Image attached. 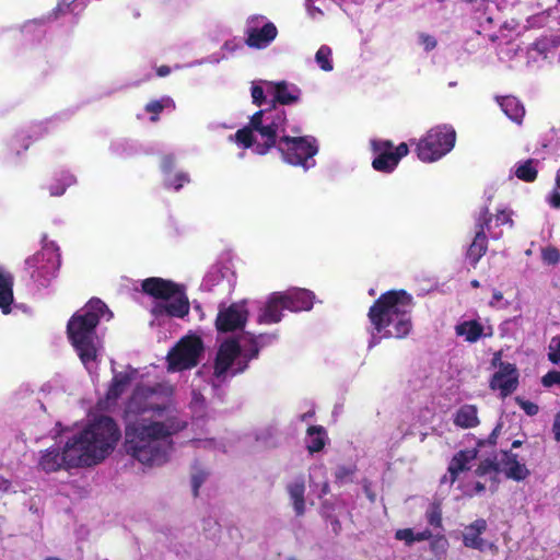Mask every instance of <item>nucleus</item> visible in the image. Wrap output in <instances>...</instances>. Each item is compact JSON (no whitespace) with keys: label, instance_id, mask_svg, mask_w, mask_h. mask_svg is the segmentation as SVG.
Returning <instances> with one entry per match:
<instances>
[{"label":"nucleus","instance_id":"obj_1","mask_svg":"<svg viewBox=\"0 0 560 560\" xmlns=\"http://www.w3.org/2000/svg\"><path fill=\"white\" fill-rule=\"evenodd\" d=\"M187 427L175 416L165 420L135 419L125 422L122 451L147 467L166 464L174 451L173 436Z\"/></svg>","mask_w":560,"mask_h":560},{"label":"nucleus","instance_id":"obj_2","mask_svg":"<svg viewBox=\"0 0 560 560\" xmlns=\"http://www.w3.org/2000/svg\"><path fill=\"white\" fill-rule=\"evenodd\" d=\"M413 298L406 290L382 293L370 306L368 318L381 338L404 339L412 330Z\"/></svg>","mask_w":560,"mask_h":560},{"label":"nucleus","instance_id":"obj_3","mask_svg":"<svg viewBox=\"0 0 560 560\" xmlns=\"http://www.w3.org/2000/svg\"><path fill=\"white\" fill-rule=\"evenodd\" d=\"M106 315L107 319L113 317L107 305L101 299L92 298L67 323V337L86 369L97 361L100 340L96 328Z\"/></svg>","mask_w":560,"mask_h":560},{"label":"nucleus","instance_id":"obj_4","mask_svg":"<svg viewBox=\"0 0 560 560\" xmlns=\"http://www.w3.org/2000/svg\"><path fill=\"white\" fill-rule=\"evenodd\" d=\"M121 438L117 422L109 416H100L85 429L72 436L86 467L104 460Z\"/></svg>","mask_w":560,"mask_h":560},{"label":"nucleus","instance_id":"obj_5","mask_svg":"<svg viewBox=\"0 0 560 560\" xmlns=\"http://www.w3.org/2000/svg\"><path fill=\"white\" fill-rule=\"evenodd\" d=\"M141 290L154 299L165 301L153 305L151 313L155 318L164 316L184 318L189 314L190 303L184 284L159 277H150L142 281Z\"/></svg>","mask_w":560,"mask_h":560},{"label":"nucleus","instance_id":"obj_6","mask_svg":"<svg viewBox=\"0 0 560 560\" xmlns=\"http://www.w3.org/2000/svg\"><path fill=\"white\" fill-rule=\"evenodd\" d=\"M44 241H46V237ZM60 265L59 247L54 242H45L42 250L25 260L26 271L42 287H47L57 276Z\"/></svg>","mask_w":560,"mask_h":560},{"label":"nucleus","instance_id":"obj_7","mask_svg":"<svg viewBox=\"0 0 560 560\" xmlns=\"http://www.w3.org/2000/svg\"><path fill=\"white\" fill-rule=\"evenodd\" d=\"M456 131L452 126L442 125L431 128L417 143V156L422 162H434L454 148Z\"/></svg>","mask_w":560,"mask_h":560},{"label":"nucleus","instance_id":"obj_8","mask_svg":"<svg viewBox=\"0 0 560 560\" xmlns=\"http://www.w3.org/2000/svg\"><path fill=\"white\" fill-rule=\"evenodd\" d=\"M278 150L287 163L308 170L315 164L314 161L310 163V160L317 154L318 145L316 139L311 136H282L278 141Z\"/></svg>","mask_w":560,"mask_h":560},{"label":"nucleus","instance_id":"obj_9","mask_svg":"<svg viewBox=\"0 0 560 560\" xmlns=\"http://www.w3.org/2000/svg\"><path fill=\"white\" fill-rule=\"evenodd\" d=\"M159 400L160 397L154 388L137 386L125 405V422L148 413L161 416L167 409V406Z\"/></svg>","mask_w":560,"mask_h":560},{"label":"nucleus","instance_id":"obj_10","mask_svg":"<svg viewBox=\"0 0 560 560\" xmlns=\"http://www.w3.org/2000/svg\"><path fill=\"white\" fill-rule=\"evenodd\" d=\"M203 350V342L199 336L189 335L180 338L167 354L168 370L184 371L197 366Z\"/></svg>","mask_w":560,"mask_h":560},{"label":"nucleus","instance_id":"obj_11","mask_svg":"<svg viewBox=\"0 0 560 560\" xmlns=\"http://www.w3.org/2000/svg\"><path fill=\"white\" fill-rule=\"evenodd\" d=\"M38 466L45 472H55L73 467H86L72 438L67 441L62 451L57 446L45 450L42 453Z\"/></svg>","mask_w":560,"mask_h":560},{"label":"nucleus","instance_id":"obj_12","mask_svg":"<svg viewBox=\"0 0 560 560\" xmlns=\"http://www.w3.org/2000/svg\"><path fill=\"white\" fill-rule=\"evenodd\" d=\"M373 151L377 154L372 166L377 172L390 173L398 165L399 161L409 152L407 143L401 142L394 147L389 140L372 141Z\"/></svg>","mask_w":560,"mask_h":560},{"label":"nucleus","instance_id":"obj_13","mask_svg":"<svg viewBox=\"0 0 560 560\" xmlns=\"http://www.w3.org/2000/svg\"><path fill=\"white\" fill-rule=\"evenodd\" d=\"M491 221L492 214L490 213L489 207L486 206L481 208L475 223V237L466 253V257L472 267H476L481 257L487 253L488 238L486 230H490Z\"/></svg>","mask_w":560,"mask_h":560},{"label":"nucleus","instance_id":"obj_14","mask_svg":"<svg viewBox=\"0 0 560 560\" xmlns=\"http://www.w3.org/2000/svg\"><path fill=\"white\" fill-rule=\"evenodd\" d=\"M518 371L514 363L500 362L499 370L491 376L489 386L500 390L502 398L510 396L518 386Z\"/></svg>","mask_w":560,"mask_h":560},{"label":"nucleus","instance_id":"obj_15","mask_svg":"<svg viewBox=\"0 0 560 560\" xmlns=\"http://www.w3.org/2000/svg\"><path fill=\"white\" fill-rule=\"evenodd\" d=\"M248 317L247 310L238 304H231L225 308H220L215 318V328L220 332H231L243 329Z\"/></svg>","mask_w":560,"mask_h":560},{"label":"nucleus","instance_id":"obj_16","mask_svg":"<svg viewBox=\"0 0 560 560\" xmlns=\"http://www.w3.org/2000/svg\"><path fill=\"white\" fill-rule=\"evenodd\" d=\"M241 353L242 348L236 339H228L222 342L215 355L213 375L223 380Z\"/></svg>","mask_w":560,"mask_h":560},{"label":"nucleus","instance_id":"obj_17","mask_svg":"<svg viewBox=\"0 0 560 560\" xmlns=\"http://www.w3.org/2000/svg\"><path fill=\"white\" fill-rule=\"evenodd\" d=\"M245 35L249 48L264 49L276 39L278 28L272 22H266L261 27L248 25Z\"/></svg>","mask_w":560,"mask_h":560},{"label":"nucleus","instance_id":"obj_18","mask_svg":"<svg viewBox=\"0 0 560 560\" xmlns=\"http://www.w3.org/2000/svg\"><path fill=\"white\" fill-rule=\"evenodd\" d=\"M279 293L284 308L290 312L310 311L314 305L315 294L307 289L292 288Z\"/></svg>","mask_w":560,"mask_h":560},{"label":"nucleus","instance_id":"obj_19","mask_svg":"<svg viewBox=\"0 0 560 560\" xmlns=\"http://www.w3.org/2000/svg\"><path fill=\"white\" fill-rule=\"evenodd\" d=\"M488 528L487 521L485 518H477L465 527L463 533V544L467 548L483 551L486 547V540L481 537Z\"/></svg>","mask_w":560,"mask_h":560},{"label":"nucleus","instance_id":"obj_20","mask_svg":"<svg viewBox=\"0 0 560 560\" xmlns=\"http://www.w3.org/2000/svg\"><path fill=\"white\" fill-rule=\"evenodd\" d=\"M273 98L270 105H292L300 101L301 90L294 84H289L287 81L272 82Z\"/></svg>","mask_w":560,"mask_h":560},{"label":"nucleus","instance_id":"obj_21","mask_svg":"<svg viewBox=\"0 0 560 560\" xmlns=\"http://www.w3.org/2000/svg\"><path fill=\"white\" fill-rule=\"evenodd\" d=\"M284 303L281 300L279 292H273L268 298L265 307L258 316V322L261 324H276L282 319V311Z\"/></svg>","mask_w":560,"mask_h":560},{"label":"nucleus","instance_id":"obj_22","mask_svg":"<svg viewBox=\"0 0 560 560\" xmlns=\"http://www.w3.org/2000/svg\"><path fill=\"white\" fill-rule=\"evenodd\" d=\"M14 276L0 267V310L3 314H10L14 302Z\"/></svg>","mask_w":560,"mask_h":560},{"label":"nucleus","instance_id":"obj_23","mask_svg":"<svg viewBox=\"0 0 560 560\" xmlns=\"http://www.w3.org/2000/svg\"><path fill=\"white\" fill-rule=\"evenodd\" d=\"M477 454L476 448H470L462 450L453 456L447 468L452 483L457 480L460 472L469 469L468 464L477 457Z\"/></svg>","mask_w":560,"mask_h":560},{"label":"nucleus","instance_id":"obj_24","mask_svg":"<svg viewBox=\"0 0 560 560\" xmlns=\"http://www.w3.org/2000/svg\"><path fill=\"white\" fill-rule=\"evenodd\" d=\"M503 455H504V458L502 462L504 465V472H505L506 478L515 480V481H522L529 476L530 472L526 468V466L518 462L517 454H514L509 451H504Z\"/></svg>","mask_w":560,"mask_h":560},{"label":"nucleus","instance_id":"obj_25","mask_svg":"<svg viewBox=\"0 0 560 560\" xmlns=\"http://www.w3.org/2000/svg\"><path fill=\"white\" fill-rule=\"evenodd\" d=\"M455 332L458 337H464L469 343L477 342L480 338L491 336L485 334L483 325L477 319L464 320L455 326Z\"/></svg>","mask_w":560,"mask_h":560},{"label":"nucleus","instance_id":"obj_26","mask_svg":"<svg viewBox=\"0 0 560 560\" xmlns=\"http://www.w3.org/2000/svg\"><path fill=\"white\" fill-rule=\"evenodd\" d=\"M305 480L303 477L296 478L294 481L287 486L290 500L296 516H302L305 513Z\"/></svg>","mask_w":560,"mask_h":560},{"label":"nucleus","instance_id":"obj_27","mask_svg":"<svg viewBox=\"0 0 560 560\" xmlns=\"http://www.w3.org/2000/svg\"><path fill=\"white\" fill-rule=\"evenodd\" d=\"M453 422L462 429H471L479 424L478 409L475 405H463L454 415Z\"/></svg>","mask_w":560,"mask_h":560},{"label":"nucleus","instance_id":"obj_28","mask_svg":"<svg viewBox=\"0 0 560 560\" xmlns=\"http://www.w3.org/2000/svg\"><path fill=\"white\" fill-rule=\"evenodd\" d=\"M264 139L262 143H257L255 152L259 155L267 154L272 148L278 149V133L267 122L254 129Z\"/></svg>","mask_w":560,"mask_h":560},{"label":"nucleus","instance_id":"obj_29","mask_svg":"<svg viewBox=\"0 0 560 560\" xmlns=\"http://www.w3.org/2000/svg\"><path fill=\"white\" fill-rule=\"evenodd\" d=\"M499 105L504 114L513 121L521 124L525 109L522 103L514 96H502L498 98Z\"/></svg>","mask_w":560,"mask_h":560},{"label":"nucleus","instance_id":"obj_30","mask_svg":"<svg viewBox=\"0 0 560 560\" xmlns=\"http://www.w3.org/2000/svg\"><path fill=\"white\" fill-rule=\"evenodd\" d=\"M306 433L311 436V441L306 446L307 451L311 454L320 452L325 447L327 440L325 428L322 425H311L307 428Z\"/></svg>","mask_w":560,"mask_h":560},{"label":"nucleus","instance_id":"obj_31","mask_svg":"<svg viewBox=\"0 0 560 560\" xmlns=\"http://www.w3.org/2000/svg\"><path fill=\"white\" fill-rule=\"evenodd\" d=\"M266 122L279 135L285 131L287 114L284 109H280L275 105L268 107Z\"/></svg>","mask_w":560,"mask_h":560},{"label":"nucleus","instance_id":"obj_32","mask_svg":"<svg viewBox=\"0 0 560 560\" xmlns=\"http://www.w3.org/2000/svg\"><path fill=\"white\" fill-rule=\"evenodd\" d=\"M514 174L518 179L525 183L535 182L538 175L537 161L534 159L524 161L516 166Z\"/></svg>","mask_w":560,"mask_h":560},{"label":"nucleus","instance_id":"obj_33","mask_svg":"<svg viewBox=\"0 0 560 560\" xmlns=\"http://www.w3.org/2000/svg\"><path fill=\"white\" fill-rule=\"evenodd\" d=\"M75 183V177L69 172H61L56 178L55 183L48 186L49 194L59 197L65 194L68 187Z\"/></svg>","mask_w":560,"mask_h":560},{"label":"nucleus","instance_id":"obj_34","mask_svg":"<svg viewBox=\"0 0 560 560\" xmlns=\"http://www.w3.org/2000/svg\"><path fill=\"white\" fill-rule=\"evenodd\" d=\"M130 381L131 377L127 373H120L114 376L106 394L107 399H117L121 396Z\"/></svg>","mask_w":560,"mask_h":560},{"label":"nucleus","instance_id":"obj_35","mask_svg":"<svg viewBox=\"0 0 560 560\" xmlns=\"http://www.w3.org/2000/svg\"><path fill=\"white\" fill-rule=\"evenodd\" d=\"M167 107H174V102L171 97H162L161 100H154L149 102L144 109L151 114L150 120L156 122L160 119V114Z\"/></svg>","mask_w":560,"mask_h":560},{"label":"nucleus","instance_id":"obj_36","mask_svg":"<svg viewBox=\"0 0 560 560\" xmlns=\"http://www.w3.org/2000/svg\"><path fill=\"white\" fill-rule=\"evenodd\" d=\"M331 48L327 45H322L315 55V60L319 68L326 72L331 71L334 69L331 62Z\"/></svg>","mask_w":560,"mask_h":560},{"label":"nucleus","instance_id":"obj_37","mask_svg":"<svg viewBox=\"0 0 560 560\" xmlns=\"http://www.w3.org/2000/svg\"><path fill=\"white\" fill-rule=\"evenodd\" d=\"M428 523L434 528H442V510L439 503L433 502L430 504L425 512Z\"/></svg>","mask_w":560,"mask_h":560},{"label":"nucleus","instance_id":"obj_38","mask_svg":"<svg viewBox=\"0 0 560 560\" xmlns=\"http://www.w3.org/2000/svg\"><path fill=\"white\" fill-rule=\"evenodd\" d=\"M253 131L254 130L248 126L238 129L234 135L235 141L242 144L245 149L252 148L255 143Z\"/></svg>","mask_w":560,"mask_h":560},{"label":"nucleus","instance_id":"obj_39","mask_svg":"<svg viewBox=\"0 0 560 560\" xmlns=\"http://www.w3.org/2000/svg\"><path fill=\"white\" fill-rule=\"evenodd\" d=\"M500 471L499 464L490 458L481 460L475 470V474L479 477H483L488 474H494L497 476Z\"/></svg>","mask_w":560,"mask_h":560},{"label":"nucleus","instance_id":"obj_40","mask_svg":"<svg viewBox=\"0 0 560 560\" xmlns=\"http://www.w3.org/2000/svg\"><path fill=\"white\" fill-rule=\"evenodd\" d=\"M31 144V137L25 133L16 135L10 142V150L15 152L16 155L21 153L20 148L26 151Z\"/></svg>","mask_w":560,"mask_h":560},{"label":"nucleus","instance_id":"obj_41","mask_svg":"<svg viewBox=\"0 0 560 560\" xmlns=\"http://www.w3.org/2000/svg\"><path fill=\"white\" fill-rule=\"evenodd\" d=\"M208 476H209V472L201 468H196L195 471L191 474V488H192V495L195 498H197L199 495V489L202 486V483L206 481Z\"/></svg>","mask_w":560,"mask_h":560},{"label":"nucleus","instance_id":"obj_42","mask_svg":"<svg viewBox=\"0 0 560 560\" xmlns=\"http://www.w3.org/2000/svg\"><path fill=\"white\" fill-rule=\"evenodd\" d=\"M541 258L548 265H557L560 261V250L555 246H547L541 249Z\"/></svg>","mask_w":560,"mask_h":560},{"label":"nucleus","instance_id":"obj_43","mask_svg":"<svg viewBox=\"0 0 560 560\" xmlns=\"http://www.w3.org/2000/svg\"><path fill=\"white\" fill-rule=\"evenodd\" d=\"M548 359L553 364H560V335L551 338Z\"/></svg>","mask_w":560,"mask_h":560},{"label":"nucleus","instance_id":"obj_44","mask_svg":"<svg viewBox=\"0 0 560 560\" xmlns=\"http://www.w3.org/2000/svg\"><path fill=\"white\" fill-rule=\"evenodd\" d=\"M354 471H355V468L352 466H345V465L338 466L334 474L336 482H339V483L348 482L351 479Z\"/></svg>","mask_w":560,"mask_h":560},{"label":"nucleus","instance_id":"obj_45","mask_svg":"<svg viewBox=\"0 0 560 560\" xmlns=\"http://www.w3.org/2000/svg\"><path fill=\"white\" fill-rule=\"evenodd\" d=\"M189 182V175L187 173L179 172L175 174V176L172 179L167 180L166 185L167 187H173L175 190H179L184 186V184Z\"/></svg>","mask_w":560,"mask_h":560},{"label":"nucleus","instance_id":"obj_46","mask_svg":"<svg viewBox=\"0 0 560 560\" xmlns=\"http://www.w3.org/2000/svg\"><path fill=\"white\" fill-rule=\"evenodd\" d=\"M515 401L527 416H536L539 411V407L533 401L524 400L521 397H516Z\"/></svg>","mask_w":560,"mask_h":560},{"label":"nucleus","instance_id":"obj_47","mask_svg":"<svg viewBox=\"0 0 560 560\" xmlns=\"http://www.w3.org/2000/svg\"><path fill=\"white\" fill-rule=\"evenodd\" d=\"M395 538L400 541H405L407 546L415 544V532L411 528L397 529Z\"/></svg>","mask_w":560,"mask_h":560},{"label":"nucleus","instance_id":"obj_48","mask_svg":"<svg viewBox=\"0 0 560 560\" xmlns=\"http://www.w3.org/2000/svg\"><path fill=\"white\" fill-rule=\"evenodd\" d=\"M541 384L545 387H551L553 385H560V371H549L541 378Z\"/></svg>","mask_w":560,"mask_h":560},{"label":"nucleus","instance_id":"obj_49","mask_svg":"<svg viewBox=\"0 0 560 560\" xmlns=\"http://www.w3.org/2000/svg\"><path fill=\"white\" fill-rule=\"evenodd\" d=\"M501 429H502V423L499 422L495 428L492 430V432L490 433V435L488 436L487 440H479L477 442V446L478 447H483L486 444H489L491 446H494L497 444V440H498V436L501 432Z\"/></svg>","mask_w":560,"mask_h":560},{"label":"nucleus","instance_id":"obj_50","mask_svg":"<svg viewBox=\"0 0 560 560\" xmlns=\"http://www.w3.org/2000/svg\"><path fill=\"white\" fill-rule=\"evenodd\" d=\"M267 114H268V108L260 109V110H257L256 113H254V115L250 117L248 127H250L254 130L257 127L265 124Z\"/></svg>","mask_w":560,"mask_h":560},{"label":"nucleus","instance_id":"obj_51","mask_svg":"<svg viewBox=\"0 0 560 560\" xmlns=\"http://www.w3.org/2000/svg\"><path fill=\"white\" fill-rule=\"evenodd\" d=\"M512 214H513V212L510 210H505V209L499 210L495 214L497 225L509 224L510 226H513L514 222L512 219Z\"/></svg>","mask_w":560,"mask_h":560},{"label":"nucleus","instance_id":"obj_52","mask_svg":"<svg viewBox=\"0 0 560 560\" xmlns=\"http://www.w3.org/2000/svg\"><path fill=\"white\" fill-rule=\"evenodd\" d=\"M419 42L423 46L425 51L433 50L438 45V40L435 39V37L427 33L419 34Z\"/></svg>","mask_w":560,"mask_h":560},{"label":"nucleus","instance_id":"obj_53","mask_svg":"<svg viewBox=\"0 0 560 560\" xmlns=\"http://www.w3.org/2000/svg\"><path fill=\"white\" fill-rule=\"evenodd\" d=\"M252 97L253 103L257 106H261L266 102L264 89L259 85H253Z\"/></svg>","mask_w":560,"mask_h":560},{"label":"nucleus","instance_id":"obj_54","mask_svg":"<svg viewBox=\"0 0 560 560\" xmlns=\"http://www.w3.org/2000/svg\"><path fill=\"white\" fill-rule=\"evenodd\" d=\"M249 349L245 351L244 353V358L247 359V361H250L253 359H256L259 354V343H258V340L256 339H250V342H249Z\"/></svg>","mask_w":560,"mask_h":560},{"label":"nucleus","instance_id":"obj_55","mask_svg":"<svg viewBox=\"0 0 560 560\" xmlns=\"http://www.w3.org/2000/svg\"><path fill=\"white\" fill-rule=\"evenodd\" d=\"M73 4V2H59L57 4V7L52 10L51 12V15L57 19L59 18L60 15H63L68 12H70L72 9H71V5Z\"/></svg>","mask_w":560,"mask_h":560},{"label":"nucleus","instance_id":"obj_56","mask_svg":"<svg viewBox=\"0 0 560 560\" xmlns=\"http://www.w3.org/2000/svg\"><path fill=\"white\" fill-rule=\"evenodd\" d=\"M175 166V156L166 154L161 160V168L164 173H170Z\"/></svg>","mask_w":560,"mask_h":560},{"label":"nucleus","instance_id":"obj_57","mask_svg":"<svg viewBox=\"0 0 560 560\" xmlns=\"http://www.w3.org/2000/svg\"><path fill=\"white\" fill-rule=\"evenodd\" d=\"M248 362L249 361H247V359L244 358V355H243L242 359L237 360L234 363L235 368L232 371V375H236V374L243 373L248 368Z\"/></svg>","mask_w":560,"mask_h":560},{"label":"nucleus","instance_id":"obj_58","mask_svg":"<svg viewBox=\"0 0 560 560\" xmlns=\"http://www.w3.org/2000/svg\"><path fill=\"white\" fill-rule=\"evenodd\" d=\"M552 433L556 442H560V411L556 413L552 423Z\"/></svg>","mask_w":560,"mask_h":560},{"label":"nucleus","instance_id":"obj_59","mask_svg":"<svg viewBox=\"0 0 560 560\" xmlns=\"http://www.w3.org/2000/svg\"><path fill=\"white\" fill-rule=\"evenodd\" d=\"M548 203L555 209H560V192L552 190L548 197Z\"/></svg>","mask_w":560,"mask_h":560},{"label":"nucleus","instance_id":"obj_60","mask_svg":"<svg viewBox=\"0 0 560 560\" xmlns=\"http://www.w3.org/2000/svg\"><path fill=\"white\" fill-rule=\"evenodd\" d=\"M276 338V335H266V334H260L259 336L257 337H253L252 339H256L258 340V343H259V349L268 343L271 342V340H273Z\"/></svg>","mask_w":560,"mask_h":560},{"label":"nucleus","instance_id":"obj_61","mask_svg":"<svg viewBox=\"0 0 560 560\" xmlns=\"http://www.w3.org/2000/svg\"><path fill=\"white\" fill-rule=\"evenodd\" d=\"M433 537V534L430 529H424L422 532H419V533H415V542L416 541H424V540H429Z\"/></svg>","mask_w":560,"mask_h":560},{"label":"nucleus","instance_id":"obj_62","mask_svg":"<svg viewBox=\"0 0 560 560\" xmlns=\"http://www.w3.org/2000/svg\"><path fill=\"white\" fill-rule=\"evenodd\" d=\"M503 300V293L499 290H493V293H492V299L491 301L489 302V305L491 307H494L497 306V304Z\"/></svg>","mask_w":560,"mask_h":560},{"label":"nucleus","instance_id":"obj_63","mask_svg":"<svg viewBox=\"0 0 560 560\" xmlns=\"http://www.w3.org/2000/svg\"><path fill=\"white\" fill-rule=\"evenodd\" d=\"M171 73V68L168 66H160L156 68V74L161 78L166 77Z\"/></svg>","mask_w":560,"mask_h":560},{"label":"nucleus","instance_id":"obj_64","mask_svg":"<svg viewBox=\"0 0 560 560\" xmlns=\"http://www.w3.org/2000/svg\"><path fill=\"white\" fill-rule=\"evenodd\" d=\"M331 528H332V532L338 535L341 530V523L340 521L337 518V517H334L331 520Z\"/></svg>","mask_w":560,"mask_h":560}]
</instances>
